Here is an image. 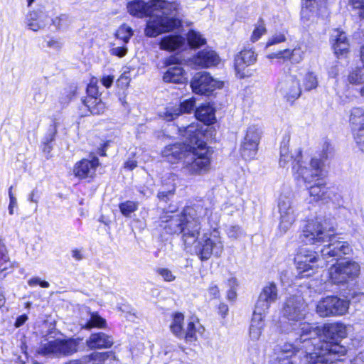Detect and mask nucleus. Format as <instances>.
<instances>
[{"label": "nucleus", "instance_id": "obj_1", "mask_svg": "<svg viewBox=\"0 0 364 364\" xmlns=\"http://www.w3.org/2000/svg\"><path fill=\"white\" fill-rule=\"evenodd\" d=\"M294 343L287 342L279 347V360L291 364H328L342 363L346 348L339 343L346 337V327L341 323H327L323 328L308 323H301L294 333Z\"/></svg>", "mask_w": 364, "mask_h": 364}, {"label": "nucleus", "instance_id": "obj_2", "mask_svg": "<svg viewBox=\"0 0 364 364\" xmlns=\"http://www.w3.org/2000/svg\"><path fill=\"white\" fill-rule=\"evenodd\" d=\"M178 132L186 139L183 143H176L166 146L161 151L162 156L171 164L186 158V168L191 174H201L210 166V156L203 134L198 124L177 123Z\"/></svg>", "mask_w": 364, "mask_h": 364}, {"label": "nucleus", "instance_id": "obj_3", "mask_svg": "<svg viewBox=\"0 0 364 364\" xmlns=\"http://www.w3.org/2000/svg\"><path fill=\"white\" fill-rule=\"evenodd\" d=\"M179 8L176 1L134 0L127 4L129 13L136 17L151 16L146 23L145 33L149 37H156L181 26V21L174 16Z\"/></svg>", "mask_w": 364, "mask_h": 364}, {"label": "nucleus", "instance_id": "obj_4", "mask_svg": "<svg viewBox=\"0 0 364 364\" xmlns=\"http://www.w3.org/2000/svg\"><path fill=\"white\" fill-rule=\"evenodd\" d=\"M290 136L286 134L280 146V166L285 167L289 162L292 164V172L294 178L301 179L306 183H311L316 176L323 175L324 167L328 159L333 156V149L331 144L325 141L318 156L311 158L309 162L303 161L301 151L299 149L295 155L289 152Z\"/></svg>", "mask_w": 364, "mask_h": 364}, {"label": "nucleus", "instance_id": "obj_5", "mask_svg": "<svg viewBox=\"0 0 364 364\" xmlns=\"http://www.w3.org/2000/svg\"><path fill=\"white\" fill-rule=\"evenodd\" d=\"M80 338H56L41 343L36 350L38 355L49 358H63L73 355L78 351Z\"/></svg>", "mask_w": 364, "mask_h": 364}, {"label": "nucleus", "instance_id": "obj_6", "mask_svg": "<svg viewBox=\"0 0 364 364\" xmlns=\"http://www.w3.org/2000/svg\"><path fill=\"white\" fill-rule=\"evenodd\" d=\"M333 228L322 217H316L309 220L303 228L299 236L301 242L306 245L323 244L331 235Z\"/></svg>", "mask_w": 364, "mask_h": 364}, {"label": "nucleus", "instance_id": "obj_7", "mask_svg": "<svg viewBox=\"0 0 364 364\" xmlns=\"http://www.w3.org/2000/svg\"><path fill=\"white\" fill-rule=\"evenodd\" d=\"M223 251V243L216 230L204 233L195 246L196 254L202 261L209 259L211 256L219 257Z\"/></svg>", "mask_w": 364, "mask_h": 364}, {"label": "nucleus", "instance_id": "obj_8", "mask_svg": "<svg viewBox=\"0 0 364 364\" xmlns=\"http://www.w3.org/2000/svg\"><path fill=\"white\" fill-rule=\"evenodd\" d=\"M198 208L199 206H188L184 208L182 240L186 245H191L198 239L201 228Z\"/></svg>", "mask_w": 364, "mask_h": 364}, {"label": "nucleus", "instance_id": "obj_9", "mask_svg": "<svg viewBox=\"0 0 364 364\" xmlns=\"http://www.w3.org/2000/svg\"><path fill=\"white\" fill-rule=\"evenodd\" d=\"M359 274V264L351 260L333 264L329 272L332 282L337 284H343L354 281Z\"/></svg>", "mask_w": 364, "mask_h": 364}, {"label": "nucleus", "instance_id": "obj_10", "mask_svg": "<svg viewBox=\"0 0 364 364\" xmlns=\"http://www.w3.org/2000/svg\"><path fill=\"white\" fill-rule=\"evenodd\" d=\"M294 262L299 273L305 274L301 277H309L316 268L325 265L323 258L316 252L306 247L301 248L294 257Z\"/></svg>", "mask_w": 364, "mask_h": 364}, {"label": "nucleus", "instance_id": "obj_11", "mask_svg": "<svg viewBox=\"0 0 364 364\" xmlns=\"http://www.w3.org/2000/svg\"><path fill=\"white\" fill-rule=\"evenodd\" d=\"M327 245H324L323 248L320 250L321 257L327 264L329 261L328 259L332 258L333 260H338L346 255H349L352 253V247L348 242L340 240L339 238L331 232V235L326 241Z\"/></svg>", "mask_w": 364, "mask_h": 364}, {"label": "nucleus", "instance_id": "obj_12", "mask_svg": "<svg viewBox=\"0 0 364 364\" xmlns=\"http://www.w3.org/2000/svg\"><path fill=\"white\" fill-rule=\"evenodd\" d=\"M279 213V231L284 234L295 222L297 213L291 197L281 194L278 200Z\"/></svg>", "mask_w": 364, "mask_h": 364}, {"label": "nucleus", "instance_id": "obj_13", "mask_svg": "<svg viewBox=\"0 0 364 364\" xmlns=\"http://www.w3.org/2000/svg\"><path fill=\"white\" fill-rule=\"evenodd\" d=\"M349 302L336 296L321 299L316 305V312L322 317L343 315L348 310Z\"/></svg>", "mask_w": 364, "mask_h": 364}, {"label": "nucleus", "instance_id": "obj_14", "mask_svg": "<svg viewBox=\"0 0 364 364\" xmlns=\"http://www.w3.org/2000/svg\"><path fill=\"white\" fill-rule=\"evenodd\" d=\"M279 299L278 288L274 282H268L262 289L255 305L254 312L266 315L271 305Z\"/></svg>", "mask_w": 364, "mask_h": 364}, {"label": "nucleus", "instance_id": "obj_15", "mask_svg": "<svg viewBox=\"0 0 364 364\" xmlns=\"http://www.w3.org/2000/svg\"><path fill=\"white\" fill-rule=\"evenodd\" d=\"M306 304L301 296H291L282 307V315L289 321H300L305 318Z\"/></svg>", "mask_w": 364, "mask_h": 364}, {"label": "nucleus", "instance_id": "obj_16", "mask_svg": "<svg viewBox=\"0 0 364 364\" xmlns=\"http://www.w3.org/2000/svg\"><path fill=\"white\" fill-rule=\"evenodd\" d=\"M261 134L262 131L257 126L252 125L247 128L240 147V154L243 159L251 160L255 157Z\"/></svg>", "mask_w": 364, "mask_h": 364}, {"label": "nucleus", "instance_id": "obj_17", "mask_svg": "<svg viewBox=\"0 0 364 364\" xmlns=\"http://www.w3.org/2000/svg\"><path fill=\"white\" fill-rule=\"evenodd\" d=\"M193 92L199 95H209L217 87H222V82L215 80L209 73H196L191 81Z\"/></svg>", "mask_w": 364, "mask_h": 364}, {"label": "nucleus", "instance_id": "obj_18", "mask_svg": "<svg viewBox=\"0 0 364 364\" xmlns=\"http://www.w3.org/2000/svg\"><path fill=\"white\" fill-rule=\"evenodd\" d=\"M277 90L288 101L297 99L301 92L299 80L295 75L287 74L279 80Z\"/></svg>", "mask_w": 364, "mask_h": 364}, {"label": "nucleus", "instance_id": "obj_19", "mask_svg": "<svg viewBox=\"0 0 364 364\" xmlns=\"http://www.w3.org/2000/svg\"><path fill=\"white\" fill-rule=\"evenodd\" d=\"M257 56V54L252 48H244L235 55L234 66L237 75L240 78H245L251 75L250 71L247 68L255 63Z\"/></svg>", "mask_w": 364, "mask_h": 364}, {"label": "nucleus", "instance_id": "obj_20", "mask_svg": "<svg viewBox=\"0 0 364 364\" xmlns=\"http://www.w3.org/2000/svg\"><path fill=\"white\" fill-rule=\"evenodd\" d=\"M196 107V100L193 97L180 102L178 105L166 108L161 117L167 122L174 121L184 114H191Z\"/></svg>", "mask_w": 364, "mask_h": 364}, {"label": "nucleus", "instance_id": "obj_21", "mask_svg": "<svg viewBox=\"0 0 364 364\" xmlns=\"http://www.w3.org/2000/svg\"><path fill=\"white\" fill-rule=\"evenodd\" d=\"M324 174L320 176H316L315 179L311 183L303 181L309 190V193L313 200L315 201L326 200L331 198V191L327 186L324 179Z\"/></svg>", "mask_w": 364, "mask_h": 364}, {"label": "nucleus", "instance_id": "obj_22", "mask_svg": "<svg viewBox=\"0 0 364 364\" xmlns=\"http://www.w3.org/2000/svg\"><path fill=\"white\" fill-rule=\"evenodd\" d=\"M179 59L176 56H171L164 60L166 66L173 67L168 68L163 76V80L166 82L182 83L185 80V72L182 67L178 65Z\"/></svg>", "mask_w": 364, "mask_h": 364}, {"label": "nucleus", "instance_id": "obj_23", "mask_svg": "<svg viewBox=\"0 0 364 364\" xmlns=\"http://www.w3.org/2000/svg\"><path fill=\"white\" fill-rule=\"evenodd\" d=\"M184 210L181 214L164 215L161 217V227L167 234L183 235V224L184 221Z\"/></svg>", "mask_w": 364, "mask_h": 364}, {"label": "nucleus", "instance_id": "obj_24", "mask_svg": "<svg viewBox=\"0 0 364 364\" xmlns=\"http://www.w3.org/2000/svg\"><path fill=\"white\" fill-rule=\"evenodd\" d=\"M304 51L301 47H296L293 50L285 49L277 53L268 54L267 58L269 60L278 59L282 62L290 60L291 63H299L304 58Z\"/></svg>", "mask_w": 364, "mask_h": 364}, {"label": "nucleus", "instance_id": "obj_25", "mask_svg": "<svg viewBox=\"0 0 364 364\" xmlns=\"http://www.w3.org/2000/svg\"><path fill=\"white\" fill-rule=\"evenodd\" d=\"M99 164V159L96 156L91 160L82 159L75 165L73 171L75 176L85 178L92 176Z\"/></svg>", "mask_w": 364, "mask_h": 364}, {"label": "nucleus", "instance_id": "obj_26", "mask_svg": "<svg viewBox=\"0 0 364 364\" xmlns=\"http://www.w3.org/2000/svg\"><path fill=\"white\" fill-rule=\"evenodd\" d=\"M113 343L112 337L104 332L93 333L86 340V345L90 349L108 348Z\"/></svg>", "mask_w": 364, "mask_h": 364}, {"label": "nucleus", "instance_id": "obj_27", "mask_svg": "<svg viewBox=\"0 0 364 364\" xmlns=\"http://www.w3.org/2000/svg\"><path fill=\"white\" fill-rule=\"evenodd\" d=\"M194 63L203 68L217 65L220 62V57L213 50L204 49L199 51L193 58Z\"/></svg>", "mask_w": 364, "mask_h": 364}, {"label": "nucleus", "instance_id": "obj_28", "mask_svg": "<svg viewBox=\"0 0 364 364\" xmlns=\"http://www.w3.org/2000/svg\"><path fill=\"white\" fill-rule=\"evenodd\" d=\"M333 48L336 55H343L348 50L349 43L346 34L339 30L334 31L331 35Z\"/></svg>", "mask_w": 364, "mask_h": 364}, {"label": "nucleus", "instance_id": "obj_29", "mask_svg": "<svg viewBox=\"0 0 364 364\" xmlns=\"http://www.w3.org/2000/svg\"><path fill=\"white\" fill-rule=\"evenodd\" d=\"M196 119L205 124H212L215 121V109L210 105H202L195 110Z\"/></svg>", "mask_w": 364, "mask_h": 364}, {"label": "nucleus", "instance_id": "obj_30", "mask_svg": "<svg viewBox=\"0 0 364 364\" xmlns=\"http://www.w3.org/2000/svg\"><path fill=\"white\" fill-rule=\"evenodd\" d=\"M264 316L265 315L253 312V316L249 330L251 340L257 341L259 339L264 326V322L263 319Z\"/></svg>", "mask_w": 364, "mask_h": 364}, {"label": "nucleus", "instance_id": "obj_31", "mask_svg": "<svg viewBox=\"0 0 364 364\" xmlns=\"http://www.w3.org/2000/svg\"><path fill=\"white\" fill-rule=\"evenodd\" d=\"M186 39L181 36L168 35L164 37L160 42V48L173 51L185 45Z\"/></svg>", "mask_w": 364, "mask_h": 364}, {"label": "nucleus", "instance_id": "obj_32", "mask_svg": "<svg viewBox=\"0 0 364 364\" xmlns=\"http://www.w3.org/2000/svg\"><path fill=\"white\" fill-rule=\"evenodd\" d=\"M82 101V104L92 114H100L105 110V105L100 98L86 97Z\"/></svg>", "mask_w": 364, "mask_h": 364}, {"label": "nucleus", "instance_id": "obj_33", "mask_svg": "<svg viewBox=\"0 0 364 364\" xmlns=\"http://www.w3.org/2000/svg\"><path fill=\"white\" fill-rule=\"evenodd\" d=\"M43 14L33 11L27 15V26L33 31H38L46 27L47 23L42 20Z\"/></svg>", "mask_w": 364, "mask_h": 364}, {"label": "nucleus", "instance_id": "obj_34", "mask_svg": "<svg viewBox=\"0 0 364 364\" xmlns=\"http://www.w3.org/2000/svg\"><path fill=\"white\" fill-rule=\"evenodd\" d=\"M12 263L9 259L8 250L4 243L0 240V279H4L6 274H3L4 271L11 268Z\"/></svg>", "mask_w": 364, "mask_h": 364}, {"label": "nucleus", "instance_id": "obj_35", "mask_svg": "<svg viewBox=\"0 0 364 364\" xmlns=\"http://www.w3.org/2000/svg\"><path fill=\"white\" fill-rule=\"evenodd\" d=\"M88 359L93 361L94 364H113L114 355L112 352H95L88 356Z\"/></svg>", "mask_w": 364, "mask_h": 364}, {"label": "nucleus", "instance_id": "obj_36", "mask_svg": "<svg viewBox=\"0 0 364 364\" xmlns=\"http://www.w3.org/2000/svg\"><path fill=\"white\" fill-rule=\"evenodd\" d=\"M350 123L352 130H355L358 127H364V109L353 108L350 115Z\"/></svg>", "mask_w": 364, "mask_h": 364}, {"label": "nucleus", "instance_id": "obj_37", "mask_svg": "<svg viewBox=\"0 0 364 364\" xmlns=\"http://www.w3.org/2000/svg\"><path fill=\"white\" fill-rule=\"evenodd\" d=\"M106 325L107 322L104 318L100 316L97 312H92L82 328L87 330H90L92 328H104Z\"/></svg>", "mask_w": 364, "mask_h": 364}, {"label": "nucleus", "instance_id": "obj_38", "mask_svg": "<svg viewBox=\"0 0 364 364\" xmlns=\"http://www.w3.org/2000/svg\"><path fill=\"white\" fill-rule=\"evenodd\" d=\"M183 320L184 316L181 313H176L170 326L171 332L178 338H182L184 336L185 330H183L182 326Z\"/></svg>", "mask_w": 364, "mask_h": 364}, {"label": "nucleus", "instance_id": "obj_39", "mask_svg": "<svg viewBox=\"0 0 364 364\" xmlns=\"http://www.w3.org/2000/svg\"><path fill=\"white\" fill-rule=\"evenodd\" d=\"M187 42L191 48H198L205 45L206 40L199 32L190 30L187 34Z\"/></svg>", "mask_w": 364, "mask_h": 364}, {"label": "nucleus", "instance_id": "obj_40", "mask_svg": "<svg viewBox=\"0 0 364 364\" xmlns=\"http://www.w3.org/2000/svg\"><path fill=\"white\" fill-rule=\"evenodd\" d=\"M133 34L134 31L130 26L122 24L117 30L115 36L117 39L122 40L124 44H127Z\"/></svg>", "mask_w": 364, "mask_h": 364}, {"label": "nucleus", "instance_id": "obj_41", "mask_svg": "<svg viewBox=\"0 0 364 364\" xmlns=\"http://www.w3.org/2000/svg\"><path fill=\"white\" fill-rule=\"evenodd\" d=\"M53 25L58 30L66 29L72 23L71 18L67 14H60L52 19Z\"/></svg>", "mask_w": 364, "mask_h": 364}, {"label": "nucleus", "instance_id": "obj_42", "mask_svg": "<svg viewBox=\"0 0 364 364\" xmlns=\"http://www.w3.org/2000/svg\"><path fill=\"white\" fill-rule=\"evenodd\" d=\"M197 333L196 324L193 321L188 322L186 329L184 331L183 338L187 343H192L197 340Z\"/></svg>", "mask_w": 364, "mask_h": 364}, {"label": "nucleus", "instance_id": "obj_43", "mask_svg": "<svg viewBox=\"0 0 364 364\" xmlns=\"http://www.w3.org/2000/svg\"><path fill=\"white\" fill-rule=\"evenodd\" d=\"M119 208L122 214L125 217H129L132 213L137 210L138 204L135 202L127 200L121 203Z\"/></svg>", "mask_w": 364, "mask_h": 364}, {"label": "nucleus", "instance_id": "obj_44", "mask_svg": "<svg viewBox=\"0 0 364 364\" xmlns=\"http://www.w3.org/2000/svg\"><path fill=\"white\" fill-rule=\"evenodd\" d=\"M348 80L350 84L354 85H358L364 82L363 70L358 68L353 70L349 73Z\"/></svg>", "mask_w": 364, "mask_h": 364}, {"label": "nucleus", "instance_id": "obj_45", "mask_svg": "<svg viewBox=\"0 0 364 364\" xmlns=\"http://www.w3.org/2000/svg\"><path fill=\"white\" fill-rule=\"evenodd\" d=\"M304 86L306 90L315 89L318 86V80L314 73H308L304 79Z\"/></svg>", "mask_w": 364, "mask_h": 364}, {"label": "nucleus", "instance_id": "obj_46", "mask_svg": "<svg viewBox=\"0 0 364 364\" xmlns=\"http://www.w3.org/2000/svg\"><path fill=\"white\" fill-rule=\"evenodd\" d=\"M155 272L159 276L161 277L164 282H171L176 279V276L168 268L159 267L156 269Z\"/></svg>", "mask_w": 364, "mask_h": 364}, {"label": "nucleus", "instance_id": "obj_47", "mask_svg": "<svg viewBox=\"0 0 364 364\" xmlns=\"http://www.w3.org/2000/svg\"><path fill=\"white\" fill-rule=\"evenodd\" d=\"M176 191V187L174 185L172 186V188L170 189L163 188L158 193L157 197L159 200L161 202L167 203L171 200V198L174 196Z\"/></svg>", "mask_w": 364, "mask_h": 364}, {"label": "nucleus", "instance_id": "obj_48", "mask_svg": "<svg viewBox=\"0 0 364 364\" xmlns=\"http://www.w3.org/2000/svg\"><path fill=\"white\" fill-rule=\"evenodd\" d=\"M349 3L353 9L358 11V15L364 18V0H349Z\"/></svg>", "mask_w": 364, "mask_h": 364}, {"label": "nucleus", "instance_id": "obj_49", "mask_svg": "<svg viewBox=\"0 0 364 364\" xmlns=\"http://www.w3.org/2000/svg\"><path fill=\"white\" fill-rule=\"evenodd\" d=\"M13 186H10L9 188V205L8 207L9 215H13L14 213V208L18 207L17 198L14 196L12 192Z\"/></svg>", "mask_w": 364, "mask_h": 364}, {"label": "nucleus", "instance_id": "obj_50", "mask_svg": "<svg viewBox=\"0 0 364 364\" xmlns=\"http://www.w3.org/2000/svg\"><path fill=\"white\" fill-rule=\"evenodd\" d=\"M286 41V37L284 33H274L267 42L266 47L268 48L272 45L280 43Z\"/></svg>", "mask_w": 364, "mask_h": 364}, {"label": "nucleus", "instance_id": "obj_51", "mask_svg": "<svg viewBox=\"0 0 364 364\" xmlns=\"http://www.w3.org/2000/svg\"><path fill=\"white\" fill-rule=\"evenodd\" d=\"M126 45L127 44L124 43L121 46L112 48V49H110L111 55L117 56L119 58H122L125 56L128 52V48Z\"/></svg>", "mask_w": 364, "mask_h": 364}, {"label": "nucleus", "instance_id": "obj_52", "mask_svg": "<svg viewBox=\"0 0 364 364\" xmlns=\"http://www.w3.org/2000/svg\"><path fill=\"white\" fill-rule=\"evenodd\" d=\"M266 32L265 26L263 23L259 24L253 31L251 36V41L255 42Z\"/></svg>", "mask_w": 364, "mask_h": 364}, {"label": "nucleus", "instance_id": "obj_53", "mask_svg": "<svg viewBox=\"0 0 364 364\" xmlns=\"http://www.w3.org/2000/svg\"><path fill=\"white\" fill-rule=\"evenodd\" d=\"M227 234L229 237L237 238L242 234V231L238 225H230L226 230Z\"/></svg>", "mask_w": 364, "mask_h": 364}, {"label": "nucleus", "instance_id": "obj_54", "mask_svg": "<svg viewBox=\"0 0 364 364\" xmlns=\"http://www.w3.org/2000/svg\"><path fill=\"white\" fill-rule=\"evenodd\" d=\"M354 139L357 144H364V127H358L355 130H353Z\"/></svg>", "mask_w": 364, "mask_h": 364}, {"label": "nucleus", "instance_id": "obj_55", "mask_svg": "<svg viewBox=\"0 0 364 364\" xmlns=\"http://www.w3.org/2000/svg\"><path fill=\"white\" fill-rule=\"evenodd\" d=\"M28 284L30 287H36L40 285L43 288L49 287L50 284L48 282L41 280L39 277H33L28 281Z\"/></svg>", "mask_w": 364, "mask_h": 364}, {"label": "nucleus", "instance_id": "obj_56", "mask_svg": "<svg viewBox=\"0 0 364 364\" xmlns=\"http://www.w3.org/2000/svg\"><path fill=\"white\" fill-rule=\"evenodd\" d=\"M87 97L92 98H100L98 87L96 84L90 83L87 87Z\"/></svg>", "mask_w": 364, "mask_h": 364}, {"label": "nucleus", "instance_id": "obj_57", "mask_svg": "<svg viewBox=\"0 0 364 364\" xmlns=\"http://www.w3.org/2000/svg\"><path fill=\"white\" fill-rule=\"evenodd\" d=\"M45 43H46V46L55 50H59L62 47V43L58 39L55 38H49L46 39Z\"/></svg>", "mask_w": 364, "mask_h": 364}, {"label": "nucleus", "instance_id": "obj_58", "mask_svg": "<svg viewBox=\"0 0 364 364\" xmlns=\"http://www.w3.org/2000/svg\"><path fill=\"white\" fill-rule=\"evenodd\" d=\"M56 130L55 128L50 129L43 143L50 144L55 139Z\"/></svg>", "mask_w": 364, "mask_h": 364}, {"label": "nucleus", "instance_id": "obj_59", "mask_svg": "<svg viewBox=\"0 0 364 364\" xmlns=\"http://www.w3.org/2000/svg\"><path fill=\"white\" fill-rule=\"evenodd\" d=\"M28 318V316L25 314L18 316L15 321L14 326L16 328L22 326L26 322Z\"/></svg>", "mask_w": 364, "mask_h": 364}, {"label": "nucleus", "instance_id": "obj_60", "mask_svg": "<svg viewBox=\"0 0 364 364\" xmlns=\"http://www.w3.org/2000/svg\"><path fill=\"white\" fill-rule=\"evenodd\" d=\"M46 98V95L41 90L36 91L33 94V100L38 103H42L44 102Z\"/></svg>", "mask_w": 364, "mask_h": 364}, {"label": "nucleus", "instance_id": "obj_61", "mask_svg": "<svg viewBox=\"0 0 364 364\" xmlns=\"http://www.w3.org/2000/svg\"><path fill=\"white\" fill-rule=\"evenodd\" d=\"M40 198V194L38 193V191L35 188L33 189L31 193L28 195V200L30 202L36 203H37Z\"/></svg>", "mask_w": 364, "mask_h": 364}, {"label": "nucleus", "instance_id": "obj_62", "mask_svg": "<svg viewBox=\"0 0 364 364\" xmlns=\"http://www.w3.org/2000/svg\"><path fill=\"white\" fill-rule=\"evenodd\" d=\"M113 81L114 77L112 75H106L101 79L102 84L107 88H109L112 86Z\"/></svg>", "mask_w": 364, "mask_h": 364}, {"label": "nucleus", "instance_id": "obj_63", "mask_svg": "<svg viewBox=\"0 0 364 364\" xmlns=\"http://www.w3.org/2000/svg\"><path fill=\"white\" fill-rule=\"evenodd\" d=\"M350 300L353 302H357L361 299V298L364 297V294L361 292H357L355 291H353L351 293H349Z\"/></svg>", "mask_w": 364, "mask_h": 364}, {"label": "nucleus", "instance_id": "obj_64", "mask_svg": "<svg viewBox=\"0 0 364 364\" xmlns=\"http://www.w3.org/2000/svg\"><path fill=\"white\" fill-rule=\"evenodd\" d=\"M349 364H364V352L359 353Z\"/></svg>", "mask_w": 364, "mask_h": 364}]
</instances>
